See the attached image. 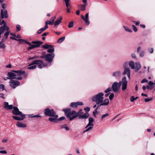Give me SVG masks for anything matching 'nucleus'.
Returning a JSON list of instances; mask_svg holds the SVG:
<instances>
[{
  "label": "nucleus",
  "instance_id": "obj_60",
  "mask_svg": "<svg viewBox=\"0 0 155 155\" xmlns=\"http://www.w3.org/2000/svg\"><path fill=\"white\" fill-rule=\"evenodd\" d=\"M0 153L6 154L7 153V152L6 150H1V151H0Z\"/></svg>",
  "mask_w": 155,
  "mask_h": 155
},
{
  "label": "nucleus",
  "instance_id": "obj_6",
  "mask_svg": "<svg viewBox=\"0 0 155 155\" xmlns=\"http://www.w3.org/2000/svg\"><path fill=\"white\" fill-rule=\"evenodd\" d=\"M7 76L8 77L6 78L7 79H11V80L14 79L19 80H21L22 79V77H17L16 76V74L15 73H14L11 72H9L8 73Z\"/></svg>",
  "mask_w": 155,
  "mask_h": 155
},
{
  "label": "nucleus",
  "instance_id": "obj_62",
  "mask_svg": "<svg viewBox=\"0 0 155 155\" xmlns=\"http://www.w3.org/2000/svg\"><path fill=\"white\" fill-rule=\"evenodd\" d=\"M45 25L44 27V28L46 30V29H47L48 28V24H47V22H45Z\"/></svg>",
  "mask_w": 155,
  "mask_h": 155
},
{
  "label": "nucleus",
  "instance_id": "obj_9",
  "mask_svg": "<svg viewBox=\"0 0 155 155\" xmlns=\"http://www.w3.org/2000/svg\"><path fill=\"white\" fill-rule=\"evenodd\" d=\"M10 86L12 88L15 89L16 86H18L20 85V82L17 80H11L9 81Z\"/></svg>",
  "mask_w": 155,
  "mask_h": 155
},
{
  "label": "nucleus",
  "instance_id": "obj_57",
  "mask_svg": "<svg viewBox=\"0 0 155 155\" xmlns=\"http://www.w3.org/2000/svg\"><path fill=\"white\" fill-rule=\"evenodd\" d=\"M46 22H47V24L48 25H53V23L51 21H47Z\"/></svg>",
  "mask_w": 155,
  "mask_h": 155
},
{
  "label": "nucleus",
  "instance_id": "obj_10",
  "mask_svg": "<svg viewBox=\"0 0 155 155\" xmlns=\"http://www.w3.org/2000/svg\"><path fill=\"white\" fill-rule=\"evenodd\" d=\"M55 56L54 54H45V61L48 63L51 62Z\"/></svg>",
  "mask_w": 155,
  "mask_h": 155
},
{
  "label": "nucleus",
  "instance_id": "obj_53",
  "mask_svg": "<svg viewBox=\"0 0 155 155\" xmlns=\"http://www.w3.org/2000/svg\"><path fill=\"white\" fill-rule=\"evenodd\" d=\"M38 58V56H34L31 58H30L28 59V60H34L35 59H36Z\"/></svg>",
  "mask_w": 155,
  "mask_h": 155
},
{
  "label": "nucleus",
  "instance_id": "obj_27",
  "mask_svg": "<svg viewBox=\"0 0 155 155\" xmlns=\"http://www.w3.org/2000/svg\"><path fill=\"white\" fill-rule=\"evenodd\" d=\"M129 65L132 69H134L135 68V64L133 61H131L129 62Z\"/></svg>",
  "mask_w": 155,
  "mask_h": 155
},
{
  "label": "nucleus",
  "instance_id": "obj_32",
  "mask_svg": "<svg viewBox=\"0 0 155 155\" xmlns=\"http://www.w3.org/2000/svg\"><path fill=\"white\" fill-rule=\"evenodd\" d=\"M61 128H64L67 131L68 130H69V127L67 126L66 124H64L62 125L61 126Z\"/></svg>",
  "mask_w": 155,
  "mask_h": 155
},
{
  "label": "nucleus",
  "instance_id": "obj_38",
  "mask_svg": "<svg viewBox=\"0 0 155 155\" xmlns=\"http://www.w3.org/2000/svg\"><path fill=\"white\" fill-rule=\"evenodd\" d=\"M36 65H35L33 66H32L30 67H29L27 68V69H30V70H33L36 68Z\"/></svg>",
  "mask_w": 155,
  "mask_h": 155
},
{
  "label": "nucleus",
  "instance_id": "obj_13",
  "mask_svg": "<svg viewBox=\"0 0 155 155\" xmlns=\"http://www.w3.org/2000/svg\"><path fill=\"white\" fill-rule=\"evenodd\" d=\"M4 107L6 110H10L12 109L14 106L12 105H9L8 103L7 102H5L4 103Z\"/></svg>",
  "mask_w": 155,
  "mask_h": 155
},
{
  "label": "nucleus",
  "instance_id": "obj_43",
  "mask_svg": "<svg viewBox=\"0 0 155 155\" xmlns=\"http://www.w3.org/2000/svg\"><path fill=\"white\" fill-rule=\"evenodd\" d=\"M97 105V107L95 109L94 111H95V112H97V110H99L100 109V107L101 106H102L101 105H100V104H98Z\"/></svg>",
  "mask_w": 155,
  "mask_h": 155
},
{
  "label": "nucleus",
  "instance_id": "obj_1",
  "mask_svg": "<svg viewBox=\"0 0 155 155\" xmlns=\"http://www.w3.org/2000/svg\"><path fill=\"white\" fill-rule=\"evenodd\" d=\"M13 109L12 113L15 115L12 117L14 119L18 120H21L25 118L26 115L23 114L21 111H19L17 107L14 106Z\"/></svg>",
  "mask_w": 155,
  "mask_h": 155
},
{
  "label": "nucleus",
  "instance_id": "obj_37",
  "mask_svg": "<svg viewBox=\"0 0 155 155\" xmlns=\"http://www.w3.org/2000/svg\"><path fill=\"white\" fill-rule=\"evenodd\" d=\"M31 117H32V118L40 117L41 119L42 118V116H40V115H39V114H37V115H31Z\"/></svg>",
  "mask_w": 155,
  "mask_h": 155
},
{
  "label": "nucleus",
  "instance_id": "obj_19",
  "mask_svg": "<svg viewBox=\"0 0 155 155\" xmlns=\"http://www.w3.org/2000/svg\"><path fill=\"white\" fill-rule=\"evenodd\" d=\"M109 103V100L108 99H106L104 100H102V101L100 104V105L102 106H106Z\"/></svg>",
  "mask_w": 155,
  "mask_h": 155
},
{
  "label": "nucleus",
  "instance_id": "obj_46",
  "mask_svg": "<svg viewBox=\"0 0 155 155\" xmlns=\"http://www.w3.org/2000/svg\"><path fill=\"white\" fill-rule=\"evenodd\" d=\"M66 119V118L65 117H60L59 118V119H58V122L61 121V120H65Z\"/></svg>",
  "mask_w": 155,
  "mask_h": 155
},
{
  "label": "nucleus",
  "instance_id": "obj_12",
  "mask_svg": "<svg viewBox=\"0 0 155 155\" xmlns=\"http://www.w3.org/2000/svg\"><path fill=\"white\" fill-rule=\"evenodd\" d=\"M122 89L123 91L125 90L127 88V81L126 77H124L122 80Z\"/></svg>",
  "mask_w": 155,
  "mask_h": 155
},
{
  "label": "nucleus",
  "instance_id": "obj_54",
  "mask_svg": "<svg viewBox=\"0 0 155 155\" xmlns=\"http://www.w3.org/2000/svg\"><path fill=\"white\" fill-rule=\"evenodd\" d=\"M147 82L148 80H147L146 78H144L141 81V83H143L145 82Z\"/></svg>",
  "mask_w": 155,
  "mask_h": 155
},
{
  "label": "nucleus",
  "instance_id": "obj_55",
  "mask_svg": "<svg viewBox=\"0 0 155 155\" xmlns=\"http://www.w3.org/2000/svg\"><path fill=\"white\" fill-rule=\"evenodd\" d=\"M130 101L131 102H134L135 100V98L133 96H131L130 98Z\"/></svg>",
  "mask_w": 155,
  "mask_h": 155
},
{
  "label": "nucleus",
  "instance_id": "obj_11",
  "mask_svg": "<svg viewBox=\"0 0 155 155\" xmlns=\"http://www.w3.org/2000/svg\"><path fill=\"white\" fill-rule=\"evenodd\" d=\"M84 104L82 102L78 101L75 102H72L71 103L70 106L73 108H76L78 106L83 105Z\"/></svg>",
  "mask_w": 155,
  "mask_h": 155
},
{
  "label": "nucleus",
  "instance_id": "obj_22",
  "mask_svg": "<svg viewBox=\"0 0 155 155\" xmlns=\"http://www.w3.org/2000/svg\"><path fill=\"white\" fill-rule=\"evenodd\" d=\"M62 17L60 16L57 20L54 22V24L55 26H56L59 25L60 23L61 22V21L62 20Z\"/></svg>",
  "mask_w": 155,
  "mask_h": 155
},
{
  "label": "nucleus",
  "instance_id": "obj_56",
  "mask_svg": "<svg viewBox=\"0 0 155 155\" xmlns=\"http://www.w3.org/2000/svg\"><path fill=\"white\" fill-rule=\"evenodd\" d=\"M1 88L3 90L5 89V86L3 84H1L0 85V89H1Z\"/></svg>",
  "mask_w": 155,
  "mask_h": 155
},
{
  "label": "nucleus",
  "instance_id": "obj_48",
  "mask_svg": "<svg viewBox=\"0 0 155 155\" xmlns=\"http://www.w3.org/2000/svg\"><path fill=\"white\" fill-rule=\"evenodd\" d=\"M90 107H85L84 108V110H85L86 112V113H87L88 112H89L90 110Z\"/></svg>",
  "mask_w": 155,
  "mask_h": 155
},
{
  "label": "nucleus",
  "instance_id": "obj_33",
  "mask_svg": "<svg viewBox=\"0 0 155 155\" xmlns=\"http://www.w3.org/2000/svg\"><path fill=\"white\" fill-rule=\"evenodd\" d=\"M123 27L124 28V29L126 31L130 32H132V30L131 29H130L127 26H124Z\"/></svg>",
  "mask_w": 155,
  "mask_h": 155
},
{
  "label": "nucleus",
  "instance_id": "obj_47",
  "mask_svg": "<svg viewBox=\"0 0 155 155\" xmlns=\"http://www.w3.org/2000/svg\"><path fill=\"white\" fill-rule=\"evenodd\" d=\"M9 34V31H7L4 34V36L5 37V38L7 39L8 38V35Z\"/></svg>",
  "mask_w": 155,
  "mask_h": 155
},
{
  "label": "nucleus",
  "instance_id": "obj_8",
  "mask_svg": "<svg viewBox=\"0 0 155 155\" xmlns=\"http://www.w3.org/2000/svg\"><path fill=\"white\" fill-rule=\"evenodd\" d=\"M12 71L15 73L16 76L17 77H21L22 75H24V77L26 78L28 76V74L26 73L25 72L22 70L18 71L13 70Z\"/></svg>",
  "mask_w": 155,
  "mask_h": 155
},
{
  "label": "nucleus",
  "instance_id": "obj_26",
  "mask_svg": "<svg viewBox=\"0 0 155 155\" xmlns=\"http://www.w3.org/2000/svg\"><path fill=\"white\" fill-rule=\"evenodd\" d=\"M42 62V60H35L33 61L28 66H30L34 65L35 64H37V62Z\"/></svg>",
  "mask_w": 155,
  "mask_h": 155
},
{
  "label": "nucleus",
  "instance_id": "obj_4",
  "mask_svg": "<svg viewBox=\"0 0 155 155\" xmlns=\"http://www.w3.org/2000/svg\"><path fill=\"white\" fill-rule=\"evenodd\" d=\"M31 43L35 45L31 44L30 42L27 41H25V43L27 44L28 45L30 46L27 49L28 50H30L34 48H37L41 46V45L43 43V42L40 41H33Z\"/></svg>",
  "mask_w": 155,
  "mask_h": 155
},
{
  "label": "nucleus",
  "instance_id": "obj_41",
  "mask_svg": "<svg viewBox=\"0 0 155 155\" xmlns=\"http://www.w3.org/2000/svg\"><path fill=\"white\" fill-rule=\"evenodd\" d=\"M16 31H20L21 30L20 26L19 25H17L16 26Z\"/></svg>",
  "mask_w": 155,
  "mask_h": 155
},
{
  "label": "nucleus",
  "instance_id": "obj_59",
  "mask_svg": "<svg viewBox=\"0 0 155 155\" xmlns=\"http://www.w3.org/2000/svg\"><path fill=\"white\" fill-rule=\"evenodd\" d=\"M155 84L152 81H149L148 83V84L150 86H152Z\"/></svg>",
  "mask_w": 155,
  "mask_h": 155
},
{
  "label": "nucleus",
  "instance_id": "obj_44",
  "mask_svg": "<svg viewBox=\"0 0 155 155\" xmlns=\"http://www.w3.org/2000/svg\"><path fill=\"white\" fill-rule=\"evenodd\" d=\"M114 93H111V94L109 95V98L110 100H112L114 98Z\"/></svg>",
  "mask_w": 155,
  "mask_h": 155
},
{
  "label": "nucleus",
  "instance_id": "obj_20",
  "mask_svg": "<svg viewBox=\"0 0 155 155\" xmlns=\"http://www.w3.org/2000/svg\"><path fill=\"white\" fill-rule=\"evenodd\" d=\"M89 114L87 113H85L84 114H83L79 116L78 117V118L79 119H86L89 117Z\"/></svg>",
  "mask_w": 155,
  "mask_h": 155
},
{
  "label": "nucleus",
  "instance_id": "obj_31",
  "mask_svg": "<svg viewBox=\"0 0 155 155\" xmlns=\"http://www.w3.org/2000/svg\"><path fill=\"white\" fill-rule=\"evenodd\" d=\"M65 38V37L64 36L61 38H60L58 41V43H61L64 40Z\"/></svg>",
  "mask_w": 155,
  "mask_h": 155
},
{
  "label": "nucleus",
  "instance_id": "obj_30",
  "mask_svg": "<svg viewBox=\"0 0 155 155\" xmlns=\"http://www.w3.org/2000/svg\"><path fill=\"white\" fill-rule=\"evenodd\" d=\"M86 6H87V5H84V4H81L79 5L80 8V9L82 11H84L85 10Z\"/></svg>",
  "mask_w": 155,
  "mask_h": 155
},
{
  "label": "nucleus",
  "instance_id": "obj_18",
  "mask_svg": "<svg viewBox=\"0 0 155 155\" xmlns=\"http://www.w3.org/2000/svg\"><path fill=\"white\" fill-rule=\"evenodd\" d=\"M1 18H3L4 17L7 18L8 17L7 11L6 10H5L4 12L3 9L1 10Z\"/></svg>",
  "mask_w": 155,
  "mask_h": 155
},
{
  "label": "nucleus",
  "instance_id": "obj_61",
  "mask_svg": "<svg viewBox=\"0 0 155 155\" xmlns=\"http://www.w3.org/2000/svg\"><path fill=\"white\" fill-rule=\"evenodd\" d=\"M133 22L134 23H135V25L137 26L140 23V22L139 21H137L136 22V21H133Z\"/></svg>",
  "mask_w": 155,
  "mask_h": 155
},
{
  "label": "nucleus",
  "instance_id": "obj_63",
  "mask_svg": "<svg viewBox=\"0 0 155 155\" xmlns=\"http://www.w3.org/2000/svg\"><path fill=\"white\" fill-rule=\"evenodd\" d=\"M55 18H56V17H52L51 18V21L53 23H54V21Z\"/></svg>",
  "mask_w": 155,
  "mask_h": 155
},
{
  "label": "nucleus",
  "instance_id": "obj_29",
  "mask_svg": "<svg viewBox=\"0 0 155 155\" xmlns=\"http://www.w3.org/2000/svg\"><path fill=\"white\" fill-rule=\"evenodd\" d=\"M65 3V5L66 7L67 8H68L69 7H70V8H71V6L70 5L69 3V2L70 1V0H64Z\"/></svg>",
  "mask_w": 155,
  "mask_h": 155
},
{
  "label": "nucleus",
  "instance_id": "obj_15",
  "mask_svg": "<svg viewBox=\"0 0 155 155\" xmlns=\"http://www.w3.org/2000/svg\"><path fill=\"white\" fill-rule=\"evenodd\" d=\"M9 29V28L7 26L6 24H4L3 26L0 27V33L2 34L4 33L5 30L8 31Z\"/></svg>",
  "mask_w": 155,
  "mask_h": 155
},
{
  "label": "nucleus",
  "instance_id": "obj_14",
  "mask_svg": "<svg viewBox=\"0 0 155 155\" xmlns=\"http://www.w3.org/2000/svg\"><path fill=\"white\" fill-rule=\"evenodd\" d=\"M89 13H86L85 15V17H84V16L83 15H81V18L86 23L87 25H88L89 24L90 22L88 20L89 19Z\"/></svg>",
  "mask_w": 155,
  "mask_h": 155
},
{
  "label": "nucleus",
  "instance_id": "obj_52",
  "mask_svg": "<svg viewBox=\"0 0 155 155\" xmlns=\"http://www.w3.org/2000/svg\"><path fill=\"white\" fill-rule=\"evenodd\" d=\"M132 26L133 28V30L135 32H137V29L134 25H132Z\"/></svg>",
  "mask_w": 155,
  "mask_h": 155
},
{
  "label": "nucleus",
  "instance_id": "obj_42",
  "mask_svg": "<svg viewBox=\"0 0 155 155\" xmlns=\"http://www.w3.org/2000/svg\"><path fill=\"white\" fill-rule=\"evenodd\" d=\"M17 41H18L20 43H22L24 42L25 43V41H26L25 40L20 39H18Z\"/></svg>",
  "mask_w": 155,
  "mask_h": 155
},
{
  "label": "nucleus",
  "instance_id": "obj_39",
  "mask_svg": "<svg viewBox=\"0 0 155 155\" xmlns=\"http://www.w3.org/2000/svg\"><path fill=\"white\" fill-rule=\"evenodd\" d=\"M112 90V89L111 87H109L108 88H107V89H106L104 91V92L105 93H107V92L111 91Z\"/></svg>",
  "mask_w": 155,
  "mask_h": 155
},
{
  "label": "nucleus",
  "instance_id": "obj_45",
  "mask_svg": "<svg viewBox=\"0 0 155 155\" xmlns=\"http://www.w3.org/2000/svg\"><path fill=\"white\" fill-rule=\"evenodd\" d=\"M93 128V127H88L86 130L83 131V133H84L86 132L89 131V130H91Z\"/></svg>",
  "mask_w": 155,
  "mask_h": 155
},
{
  "label": "nucleus",
  "instance_id": "obj_2",
  "mask_svg": "<svg viewBox=\"0 0 155 155\" xmlns=\"http://www.w3.org/2000/svg\"><path fill=\"white\" fill-rule=\"evenodd\" d=\"M62 111L64 112L66 118L68 119L69 121H72L76 118V117H74L76 116V111L74 110H71L70 108L63 109Z\"/></svg>",
  "mask_w": 155,
  "mask_h": 155
},
{
  "label": "nucleus",
  "instance_id": "obj_58",
  "mask_svg": "<svg viewBox=\"0 0 155 155\" xmlns=\"http://www.w3.org/2000/svg\"><path fill=\"white\" fill-rule=\"evenodd\" d=\"M82 2L84 4V5L87 6V0H82Z\"/></svg>",
  "mask_w": 155,
  "mask_h": 155
},
{
  "label": "nucleus",
  "instance_id": "obj_17",
  "mask_svg": "<svg viewBox=\"0 0 155 155\" xmlns=\"http://www.w3.org/2000/svg\"><path fill=\"white\" fill-rule=\"evenodd\" d=\"M128 65V63L127 62L125 63L124 65V71L123 73V75H124L126 74L128 72H130V69L129 68L127 67V66Z\"/></svg>",
  "mask_w": 155,
  "mask_h": 155
},
{
  "label": "nucleus",
  "instance_id": "obj_49",
  "mask_svg": "<svg viewBox=\"0 0 155 155\" xmlns=\"http://www.w3.org/2000/svg\"><path fill=\"white\" fill-rule=\"evenodd\" d=\"M153 99L152 97H151L150 98H145L144 99L145 102H148L150 101H151Z\"/></svg>",
  "mask_w": 155,
  "mask_h": 155
},
{
  "label": "nucleus",
  "instance_id": "obj_25",
  "mask_svg": "<svg viewBox=\"0 0 155 155\" xmlns=\"http://www.w3.org/2000/svg\"><path fill=\"white\" fill-rule=\"evenodd\" d=\"M135 70L136 71H137L140 69L141 66L140 64L138 63H136L135 64Z\"/></svg>",
  "mask_w": 155,
  "mask_h": 155
},
{
  "label": "nucleus",
  "instance_id": "obj_7",
  "mask_svg": "<svg viewBox=\"0 0 155 155\" xmlns=\"http://www.w3.org/2000/svg\"><path fill=\"white\" fill-rule=\"evenodd\" d=\"M121 84V81H120L119 83L117 82H114L112 85L111 87L112 90L114 92H117L120 89Z\"/></svg>",
  "mask_w": 155,
  "mask_h": 155
},
{
  "label": "nucleus",
  "instance_id": "obj_40",
  "mask_svg": "<svg viewBox=\"0 0 155 155\" xmlns=\"http://www.w3.org/2000/svg\"><path fill=\"white\" fill-rule=\"evenodd\" d=\"M5 46L4 43L0 42V48H5Z\"/></svg>",
  "mask_w": 155,
  "mask_h": 155
},
{
  "label": "nucleus",
  "instance_id": "obj_16",
  "mask_svg": "<svg viewBox=\"0 0 155 155\" xmlns=\"http://www.w3.org/2000/svg\"><path fill=\"white\" fill-rule=\"evenodd\" d=\"M58 117V115L55 114L54 116L52 117H49L48 118V120L51 122H53L57 123L58 122V120L57 119Z\"/></svg>",
  "mask_w": 155,
  "mask_h": 155
},
{
  "label": "nucleus",
  "instance_id": "obj_50",
  "mask_svg": "<svg viewBox=\"0 0 155 155\" xmlns=\"http://www.w3.org/2000/svg\"><path fill=\"white\" fill-rule=\"evenodd\" d=\"M109 115V114H107V113H106L104 114H103V115L102 116V117H101V119L102 120H103V119L104 118H105L106 117H107V116H108Z\"/></svg>",
  "mask_w": 155,
  "mask_h": 155
},
{
  "label": "nucleus",
  "instance_id": "obj_34",
  "mask_svg": "<svg viewBox=\"0 0 155 155\" xmlns=\"http://www.w3.org/2000/svg\"><path fill=\"white\" fill-rule=\"evenodd\" d=\"M83 114V112L81 113V112H79V111H78V112H76V113L75 115L76 116H74V117H76V118L78 117H79V116H81Z\"/></svg>",
  "mask_w": 155,
  "mask_h": 155
},
{
  "label": "nucleus",
  "instance_id": "obj_51",
  "mask_svg": "<svg viewBox=\"0 0 155 155\" xmlns=\"http://www.w3.org/2000/svg\"><path fill=\"white\" fill-rule=\"evenodd\" d=\"M94 120L92 117H90L89 118V122L90 123H92L94 122Z\"/></svg>",
  "mask_w": 155,
  "mask_h": 155
},
{
  "label": "nucleus",
  "instance_id": "obj_24",
  "mask_svg": "<svg viewBox=\"0 0 155 155\" xmlns=\"http://www.w3.org/2000/svg\"><path fill=\"white\" fill-rule=\"evenodd\" d=\"M16 125L19 127L24 128L26 127V125L25 124L20 122H18L16 124Z\"/></svg>",
  "mask_w": 155,
  "mask_h": 155
},
{
  "label": "nucleus",
  "instance_id": "obj_35",
  "mask_svg": "<svg viewBox=\"0 0 155 155\" xmlns=\"http://www.w3.org/2000/svg\"><path fill=\"white\" fill-rule=\"evenodd\" d=\"M51 46V45H49L47 44H45L44 45H42V48L45 49H48L49 48V47Z\"/></svg>",
  "mask_w": 155,
  "mask_h": 155
},
{
  "label": "nucleus",
  "instance_id": "obj_64",
  "mask_svg": "<svg viewBox=\"0 0 155 155\" xmlns=\"http://www.w3.org/2000/svg\"><path fill=\"white\" fill-rule=\"evenodd\" d=\"M4 94L3 93H1L0 94V97L3 98V99H5V97L4 96Z\"/></svg>",
  "mask_w": 155,
  "mask_h": 155
},
{
  "label": "nucleus",
  "instance_id": "obj_28",
  "mask_svg": "<svg viewBox=\"0 0 155 155\" xmlns=\"http://www.w3.org/2000/svg\"><path fill=\"white\" fill-rule=\"evenodd\" d=\"M121 72L120 71H117L113 73V76L114 77H117L120 76Z\"/></svg>",
  "mask_w": 155,
  "mask_h": 155
},
{
  "label": "nucleus",
  "instance_id": "obj_21",
  "mask_svg": "<svg viewBox=\"0 0 155 155\" xmlns=\"http://www.w3.org/2000/svg\"><path fill=\"white\" fill-rule=\"evenodd\" d=\"M42 62H37V64L38 65V67L40 69H42L43 67L46 66V65L44 64V62L43 61Z\"/></svg>",
  "mask_w": 155,
  "mask_h": 155
},
{
  "label": "nucleus",
  "instance_id": "obj_36",
  "mask_svg": "<svg viewBox=\"0 0 155 155\" xmlns=\"http://www.w3.org/2000/svg\"><path fill=\"white\" fill-rule=\"evenodd\" d=\"M74 25V22L72 21H70L68 25V27L69 28H71L73 27Z\"/></svg>",
  "mask_w": 155,
  "mask_h": 155
},
{
  "label": "nucleus",
  "instance_id": "obj_3",
  "mask_svg": "<svg viewBox=\"0 0 155 155\" xmlns=\"http://www.w3.org/2000/svg\"><path fill=\"white\" fill-rule=\"evenodd\" d=\"M104 95L103 93L102 92L99 93L93 96L91 98V100L95 102L97 104H100L102 102V100H104L103 97Z\"/></svg>",
  "mask_w": 155,
  "mask_h": 155
},
{
  "label": "nucleus",
  "instance_id": "obj_5",
  "mask_svg": "<svg viewBox=\"0 0 155 155\" xmlns=\"http://www.w3.org/2000/svg\"><path fill=\"white\" fill-rule=\"evenodd\" d=\"M44 114L46 116L52 117L56 114V112L53 109H50L49 108H47L44 109Z\"/></svg>",
  "mask_w": 155,
  "mask_h": 155
},
{
  "label": "nucleus",
  "instance_id": "obj_23",
  "mask_svg": "<svg viewBox=\"0 0 155 155\" xmlns=\"http://www.w3.org/2000/svg\"><path fill=\"white\" fill-rule=\"evenodd\" d=\"M49 48L47 50V52L49 54H53V53L54 51V49L53 46L51 45V46L49 47Z\"/></svg>",
  "mask_w": 155,
  "mask_h": 155
}]
</instances>
